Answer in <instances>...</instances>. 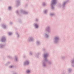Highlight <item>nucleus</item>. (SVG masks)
I'll return each instance as SVG.
<instances>
[{"label": "nucleus", "instance_id": "1", "mask_svg": "<svg viewBox=\"0 0 74 74\" xmlns=\"http://www.w3.org/2000/svg\"><path fill=\"white\" fill-rule=\"evenodd\" d=\"M49 56V53H46L44 54L43 60L42 61V64L43 67H46L47 66V64L50 65L51 64L52 62L51 60L48 61L47 58Z\"/></svg>", "mask_w": 74, "mask_h": 74}, {"label": "nucleus", "instance_id": "2", "mask_svg": "<svg viewBox=\"0 0 74 74\" xmlns=\"http://www.w3.org/2000/svg\"><path fill=\"white\" fill-rule=\"evenodd\" d=\"M60 40V38L59 36H55L53 39V42L54 44H58L59 41Z\"/></svg>", "mask_w": 74, "mask_h": 74}, {"label": "nucleus", "instance_id": "3", "mask_svg": "<svg viewBox=\"0 0 74 74\" xmlns=\"http://www.w3.org/2000/svg\"><path fill=\"white\" fill-rule=\"evenodd\" d=\"M57 0H52L51 4V10H54L55 5L56 4Z\"/></svg>", "mask_w": 74, "mask_h": 74}, {"label": "nucleus", "instance_id": "4", "mask_svg": "<svg viewBox=\"0 0 74 74\" xmlns=\"http://www.w3.org/2000/svg\"><path fill=\"white\" fill-rule=\"evenodd\" d=\"M69 1V0H66L65 1H64L62 2L61 7L63 8H64L66 7V4L67 3H68Z\"/></svg>", "mask_w": 74, "mask_h": 74}, {"label": "nucleus", "instance_id": "5", "mask_svg": "<svg viewBox=\"0 0 74 74\" xmlns=\"http://www.w3.org/2000/svg\"><path fill=\"white\" fill-rule=\"evenodd\" d=\"M45 32H48V33H51V26H47L45 28Z\"/></svg>", "mask_w": 74, "mask_h": 74}, {"label": "nucleus", "instance_id": "6", "mask_svg": "<svg viewBox=\"0 0 74 74\" xmlns=\"http://www.w3.org/2000/svg\"><path fill=\"white\" fill-rule=\"evenodd\" d=\"M27 41L28 42H33L34 41V38L33 36H30L28 38L27 40Z\"/></svg>", "mask_w": 74, "mask_h": 74}, {"label": "nucleus", "instance_id": "7", "mask_svg": "<svg viewBox=\"0 0 74 74\" xmlns=\"http://www.w3.org/2000/svg\"><path fill=\"white\" fill-rule=\"evenodd\" d=\"M20 14H28L29 12L27 11H26L25 10H24L23 9H22L20 11Z\"/></svg>", "mask_w": 74, "mask_h": 74}, {"label": "nucleus", "instance_id": "8", "mask_svg": "<svg viewBox=\"0 0 74 74\" xmlns=\"http://www.w3.org/2000/svg\"><path fill=\"white\" fill-rule=\"evenodd\" d=\"M6 39L5 37L4 36L2 37L1 38V39L0 41L2 42H6Z\"/></svg>", "mask_w": 74, "mask_h": 74}, {"label": "nucleus", "instance_id": "9", "mask_svg": "<svg viewBox=\"0 0 74 74\" xmlns=\"http://www.w3.org/2000/svg\"><path fill=\"white\" fill-rule=\"evenodd\" d=\"M29 63L30 62H29V61L28 60H27L25 61L24 62L23 66H27V65H29Z\"/></svg>", "mask_w": 74, "mask_h": 74}, {"label": "nucleus", "instance_id": "10", "mask_svg": "<svg viewBox=\"0 0 74 74\" xmlns=\"http://www.w3.org/2000/svg\"><path fill=\"white\" fill-rule=\"evenodd\" d=\"M16 6L18 7L20 5V2H21L20 0H17L16 1Z\"/></svg>", "mask_w": 74, "mask_h": 74}, {"label": "nucleus", "instance_id": "11", "mask_svg": "<svg viewBox=\"0 0 74 74\" xmlns=\"http://www.w3.org/2000/svg\"><path fill=\"white\" fill-rule=\"evenodd\" d=\"M5 44L0 43V49H3L5 47Z\"/></svg>", "mask_w": 74, "mask_h": 74}, {"label": "nucleus", "instance_id": "12", "mask_svg": "<svg viewBox=\"0 0 74 74\" xmlns=\"http://www.w3.org/2000/svg\"><path fill=\"white\" fill-rule=\"evenodd\" d=\"M34 25L35 29H38V25L37 23H34Z\"/></svg>", "mask_w": 74, "mask_h": 74}, {"label": "nucleus", "instance_id": "13", "mask_svg": "<svg viewBox=\"0 0 74 74\" xmlns=\"http://www.w3.org/2000/svg\"><path fill=\"white\" fill-rule=\"evenodd\" d=\"M12 6H9L8 7V10L9 11H12Z\"/></svg>", "mask_w": 74, "mask_h": 74}, {"label": "nucleus", "instance_id": "14", "mask_svg": "<svg viewBox=\"0 0 74 74\" xmlns=\"http://www.w3.org/2000/svg\"><path fill=\"white\" fill-rule=\"evenodd\" d=\"M36 44L37 45H40L41 44V42L39 40H37L36 41Z\"/></svg>", "mask_w": 74, "mask_h": 74}, {"label": "nucleus", "instance_id": "15", "mask_svg": "<svg viewBox=\"0 0 74 74\" xmlns=\"http://www.w3.org/2000/svg\"><path fill=\"white\" fill-rule=\"evenodd\" d=\"M1 25L3 29H6L7 27H6V25H5V24H2Z\"/></svg>", "mask_w": 74, "mask_h": 74}, {"label": "nucleus", "instance_id": "16", "mask_svg": "<svg viewBox=\"0 0 74 74\" xmlns=\"http://www.w3.org/2000/svg\"><path fill=\"white\" fill-rule=\"evenodd\" d=\"M31 71L30 69H27L26 71V73L27 74H29L30 73V72Z\"/></svg>", "mask_w": 74, "mask_h": 74}, {"label": "nucleus", "instance_id": "17", "mask_svg": "<svg viewBox=\"0 0 74 74\" xmlns=\"http://www.w3.org/2000/svg\"><path fill=\"white\" fill-rule=\"evenodd\" d=\"M48 12V9H46L44 10L43 12L45 14H47Z\"/></svg>", "mask_w": 74, "mask_h": 74}, {"label": "nucleus", "instance_id": "18", "mask_svg": "<svg viewBox=\"0 0 74 74\" xmlns=\"http://www.w3.org/2000/svg\"><path fill=\"white\" fill-rule=\"evenodd\" d=\"M35 21L36 22H37V23L39 22H40L39 18H36L35 19Z\"/></svg>", "mask_w": 74, "mask_h": 74}, {"label": "nucleus", "instance_id": "19", "mask_svg": "<svg viewBox=\"0 0 74 74\" xmlns=\"http://www.w3.org/2000/svg\"><path fill=\"white\" fill-rule=\"evenodd\" d=\"M16 35L17 38H19V37H20V35L18 33V32H16Z\"/></svg>", "mask_w": 74, "mask_h": 74}, {"label": "nucleus", "instance_id": "20", "mask_svg": "<svg viewBox=\"0 0 74 74\" xmlns=\"http://www.w3.org/2000/svg\"><path fill=\"white\" fill-rule=\"evenodd\" d=\"M45 36L46 38H48V37H49V35H48V33H45Z\"/></svg>", "mask_w": 74, "mask_h": 74}, {"label": "nucleus", "instance_id": "21", "mask_svg": "<svg viewBox=\"0 0 74 74\" xmlns=\"http://www.w3.org/2000/svg\"><path fill=\"white\" fill-rule=\"evenodd\" d=\"M40 54L41 53L40 52H38L37 53L35 54V56H36V57H37L38 55H40Z\"/></svg>", "mask_w": 74, "mask_h": 74}, {"label": "nucleus", "instance_id": "22", "mask_svg": "<svg viewBox=\"0 0 74 74\" xmlns=\"http://www.w3.org/2000/svg\"><path fill=\"white\" fill-rule=\"evenodd\" d=\"M61 58L62 59H66V56H62L61 57Z\"/></svg>", "mask_w": 74, "mask_h": 74}, {"label": "nucleus", "instance_id": "23", "mask_svg": "<svg viewBox=\"0 0 74 74\" xmlns=\"http://www.w3.org/2000/svg\"><path fill=\"white\" fill-rule=\"evenodd\" d=\"M42 4L43 6H45L46 5V3L45 2H42Z\"/></svg>", "mask_w": 74, "mask_h": 74}, {"label": "nucleus", "instance_id": "24", "mask_svg": "<svg viewBox=\"0 0 74 74\" xmlns=\"http://www.w3.org/2000/svg\"><path fill=\"white\" fill-rule=\"evenodd\" d=\"M67 71L69 73H70V72H71L72 70L71 69L69 68L67 69Z\"/></svg>", "mask_w": 74, "mask_h": 74}, {"label": "nucleus", "instance_id": "25", "mask_svg": "<svg viewBox=\"0 0 74 74\" xmlns=\"http://www.w3.org/2000/svg\"><path fill=\"white\" fill-rule=\"evenodd\" d=\"M15 59L16 61H17L18 59V56H15Z\"/></svg>", "mask_w": 74, "mask_h": 74}, {"label": "nucleus", "instance_id": "26", "mask_svg": "<svg viewBox=\"0 0 74 74\" xmlns=\"http://www.w3.org/2000/svg\"><path fill=\"white\" fill-rule=\"evenodd\" d=\"M16 14H17L18 15H20V13L19 12H18V10H17L16 11Z\"/></svg>", "mask_w": 74, "mask_h": 74}, {"label": "nucleus", "instance_id": "27", "mask_svg": "<svg viewBox=\"0 0 74 74\" xmlns=\"http://www.w3.org/2000/svg\"><path fill=\"white\" fill-rule=\"evenodd\" d=\"M33 55V52L30 51L29 53V55Z\"/></svg>", "mask_w": 74, "mask_h": 74}, {"label": "nucleus", "instance_id": "28", "mask_svg": "<svg viewBox=\"0 0 74 74\" xmlns=\"http://www.w3.org/2000/svg\"><path fill=\"white\" fill-rule=\"evenodd\" d=\"M54 15H55V14H53V13H51L50 14V16H54Z\"/></svg>", "mask_w": 74, "mask_h": 74}, {"label": "nucleus", "instance_id": "29", "mask_svg": "<svg viewBox=\"0 0 74 74\" xmlns=\"http://www.w3.org/2000/svg\"><path fill=\"white\" fill-rule=\"evenodd\" d=\"M8 58H11V56H8Z\"/></svg>", "mask_w": 74, "mask_h": 74}, {"label": "nucleus", "instance_id": "30", "mask_svg": "<svg viewBox=\"0 0 74 74\" xmlns=\"http://www.w3.org/2000/svg\"><path fill=\"white\" fill-rule=\"evenodd\" d=\"M8 34H9V36H11V34H12V33L9 32L8 33Z\"/></svg>", "mask_w": 74, "mask_h": 74}, {"label": "nucleus", "instance_id": "31", "mask_svg": "<svg viewBox=\"0 0 74 74\" xmlns=\"http://www.w3.org/2000/svg\"><path fill=\"white\" fill-rule=\"evenodd\" d=\"M10 63H11V62H7V64H10Z\"/></svg>", "mask_w": 74, "mask_h": 74}, {"label": "nucleus", "instance_id": "32", "mask_svg": "<svg viewBox=\"0 0 74 74\" xmlns=\"http://www.w3.org/2000/svg\"><path fill=\"white\" fill-rule=\"evenodd\" d=\"M8 64H7V63L5 64V66H8Z\"/></svg>", "mask_w": 74, "mask_h": 74}, {"label": "nucleus", "instance_id": "33", "mask_svg": "<svg viewBox=\"0 0 74 74\" xmlns=\"http://www.w3.org/2000/svg\"><path fill=\"white\" fill-rule=\"evenodd\" d=\"M9 68H12V66H10L9 67Z\"/></svg>", "mask_w": 74, "mask_h": 74}, {"label": "nucleus", "instance_id": "34", "mask_svg": "<svg viewBox=\"0 0 74 74\" xmlns=\"http://www.w3.org/2000/svg\"><path fill=\"white\" fill-rule=\"evenodd\" d=\"M10 25H12L13 23L12 22H10Z\"/></svg>", "mask_w": 74, "mask_h": 74}, {"label": "nucleus", "instance_id": "35", "mask_svg": "<svg viewBox=\"0 0 74 74\" xmlns=\"http://www.w3.org/2000/svg\"><path fill=\"white\" fill-rule=\"evenodd\" d=\"M23 58H26V56H25V55H24L23 56Z\"/></svg>", "mask_w": 74, "mask_h": 74}, {"label": "nucleus", "instance_id": "36", "mask_svg": "<svg viewBox=\"0 0 74 74\" xmlns=\"http://www.w3.org/2000/svg\"><path fill=\"white\" fill-rule=\"evenodd\" d=\"M28 6V5L27 4H26L25 5V7H27Z\"/></svg>", "mask_w": 74, "mask_h": 74}, {"label": "nucleus", "instance_id": "37", "mask_svg": "<svg viewBox=\"0 0 74 74\" xmlns=\"http://www.w3.org/2000/svg\"><path fill=\"white\" fill-rule=\"evenodd\" d=\"M45 49H43V51H45Z\"/></svg>", "mask_w": 74, "mask_h": 74}, {"label": "nucleus", "instance_id": "38", "mask_svg": "<svg viewBox=\"0 0 74 74\" xmlns=\"http://www.w3.org/2000/svg\"><path fill=\"white\" fill-rule=\"evenodd\" d=\"M1 20V18H0V21Z\"/></svg>", "mask_w": 74, "mask_h": 74}]
</instances>
